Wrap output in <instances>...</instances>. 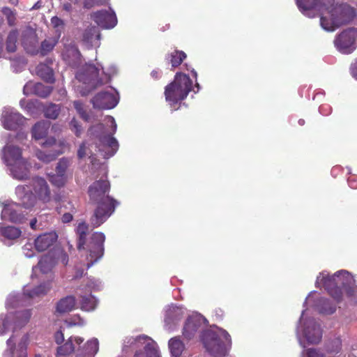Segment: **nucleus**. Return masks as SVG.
Wrapping results in <instances>:
<instances>
[{
  "instance_id": "1",
  "label": "nucleus",
  "mask_w": 357,
  "mask_h": 357,
  "mask_svg": "<svg viewBox=\"0 0 357 357\" xmlns=\"http://www.w3.org/2000/svg\"><path fill=\"white\" fill-rule=\"evenodd\" d=\"M110 183L107 180L93 181L89 187L88 193L91 203L97 204L93 215L90 218L92 227H98L105 222L114 213L119 202L114 198L109 197Z\"/></svg>"
},
{
  "instance_id": "2",
  "label": "nucleus",
  "mask_w": 357,
  "mask_h": 357,
  "mask_svg": "<svg viewBox=\"0 0 357 357\" xmlns=\"http://www.w3.org/2000/svg\"><path fill=\"white\" fill-rule=\"evenodd\" d=\"M354 282L352 275L346 270L338 271L333 275L321 273L317 279V283L324 286L329 295L337 303L342 300V290H344L349 297L354 295Z\"/></svg>"
},
{
  "instance_id": "3",
  "label": "nucleus",
  "mask_w": 357,
  "mask_h": 357,
  "mask_svg": "<svg viewBox=\"0 0 357 357\" xmlns=\"http://www.w3.org/2000/svg\"><path fill=\"white\" fill-rule=\"evenodd\" d=\"M32 191L28 185H17L16 194L21 201V205L24 208L33 207L36 199L48 203L51 199V190L45 180L42 176H34L31 180Z\"/></svg>"
},
{
  "instance_id": "4",
  "label": "nucleus",
  "mask_w": 357,
  "mask_h": 357,
  "mask_svg": "<svg viewBox=\"0 0 357 357\" xmlns=\"http://www.w3.org/2000/svg\"><path fill=\"white\" fill-rule=\"evenodd\" d=\"M326 14L321 17V24L328 31H334L336 28L349 23L356 15L354 8L347 3H331L325 6Z\"/></svg>"
},
{
  "instance_id": "5",
  "label": "nucleus",
  "mask_w": 357,
  "mask_h": 357,
  "mask_svg": "<svg viewBox=\"0 0 357 357\" xmlns=\"http://www.w3.org/2000/svg\"><path fill=\"white\" fill-rule=\"evenodd\" d=\"M193 89V82L190 76L182 72H177L175 74L174 80L165 86V100L172 107L174 110L178 103L185 100L190 91Z\"/></svg>"
},
{
  "instance_id": "6",
  "label": "nucleus",
  "mask_w": 357,
  "mask_h": 357,
  "mask_svg": "<svg viewBox=\"0 0 357 357\" xmlns=\"http://www.w3.org/2000/svg\"><path fill=\"white\" fill-rule=\"evenodd\" d=\"M88 232H83L77 236V248L80 250H86L89 253L86 256L88 263L86 268H89L93 264L101 259L105 252L104 243L105 234L103 232H93L87 243Z\"/></svg>"
},
{
  "instance_id": "7",
  "label": "nucleus",
  "mask_w": 357,
  "mask_h": 357,
  "mask_svg": "<svg viewBox=\"0 0 357 357\" xmlns=\"http://www.w3.org/2000/svg\"><path fill=\"white\" fill-rule=\"evenodd\" d=\"M231 342L230 335L225 331H222L220 334L214 331H208L204 334L203 339L205 348L215 357L225 356L227 352V344Z\"/></svg>"
},
{
  "instance_id": "8",
  "label": "nucleus",
  "mask_w": 357,
  "mask_h": 357,
  "mask_svg": "<svg viewBox=\"0 0 357 357\" xmlns=\"http://www.w3.org/2000/svg\"><path fill=\"white\" fill-rule=\"evenodd\" d=\"M88 135L92 139H97L96 146L99 151L103 150L105 147L110 148L109 156L115 154L118 148L119 142L113 134H108L105 130V126L99 123V124L92 126L88 130Z\"/></svg>"
},
{
  "instance_id": "9",
  "label": "nucleus",
  "mask_w": 357,
  "mask_h": 357,
  "mask_svg": "<svg viewBox=\"0 0 357 357\" xmlns=\"http://www.w3.org/2000/svg\"><path fill=\"white\" fill-rule=\"evenodd\" d=\"M357 31L355 28L344 30L336 37L335 46L340 52L351 53L355 50V40Z\"/></svg>"
},
{
  "instance_id": "10",
  "label": "nucleus",
  "mask_w": 357,
  "mask_h": 357,
  "mask_svg": "<svg viewBox=\"0 0 357 357\" xmlns=\"http://www.w3.org/2000/svg\"><path fill=\"white\" fill-rule=\"evenodd\" d=\"M91 102L94 108L112 109L118 104V101L112 93L100 91L93 96Z\"/></svg>"
},
{
  "instance_id": "11",
  "label": "nucleus",
  "mask_w": 357,
  "mask_h": 357,
  "mask_svg": "<svg viewBox=\"0 0 357 357\" xmlns=\"http://www.w3.org/2000/svg\"><path fill=\"white\" fill-rule=\"evenodd\" d=\"M21 43L26 52L36 54L38 52V39L36 30L28 27L22 32Z\"/></svg>"
},
{
  "instance_id": "12",
  "label": "nucleus",
  "mask_w": 357,
  "mask_h": 357,
  "mask_svg": "<svg viewBox=\"0 0 357 357\" xmlns=\"http://www.w3.org/2000/svg\"><path fill=\"white\" fill-rule=\"evenodd\" d=\"M24 121V118L20 113L12 110H5L1 116L2 126L6 130H17Z\"/></svg>"
},
{
  "instance_id": "13",
  "label": "nucleus",
  "mask_w": 357,
  "mask_h": 357,
  "mask_svg": "<svg viewBox=\"0 0 357 357\" xmlns=\"http://www.w3.org/2000/svg\"><path fill=\"white\" fill-rule=\"evenodd\" d=\"M93 18L98 25L103 28H114L117 24L115 13L107 10L96 11L93 13Z\"/></svg>"
},
{
  "instance_id": "14",
  "label": "nucleus",
  "mask_w": 357,
  "mask_h": 357,
  "mask_svg": "<svg viewBox=\"0 0 357 357\" xmlns=\"http://www.w3.org/2000/svg\"><path fill=\"white\" fill-rule=\"evenodd\" d=\"M31 165L26 159L21 156L16 164H13L10 167V172L15 178L23 181L30 176Z\"/></svg>"
},
{
  "instance_id": "15",
  "label": "nucleus",
  "mask_w": 357,
  "mask_h": 357,
  "mask_svg": "<svg viewBox=\"0 0 357 357\" xmlns=\"http://www.w3.org/2000/svg\"><path fill=\"white\" fill-rule=\"evenodd\" d=\"M52 91V86H45L42 83H32V82H29L23 87V91L26 96L33 93L40 97H47Z\"/></svg>"
},
{
  "instance_id": "16",
  "label": "nucleus",
  "mask_w": 357,
  "mask_h": 357,
  "mask_svg": "<svg viewBox=\"0 0 357 357\" xmlns=\"http://www.w3.org/2000/svg\"><path fill=\"white\" fill-rule=\"evenodd\" d=\"M333 0H296V5L301 10H311V9H317V10H325L326 3H332ZM323 13L322 15H324Z\"/></svg>"
},
{
  "instance_id": "17",
  "label": "nucleus",
  "mask_w": 357,
  "mask_h": 357,
  "mask_svg": "<svg viewBox=\"0 0 357 357\" xmlns=\"http://www.w3.org/2000/svg\"><path fill=\"white\" fill-rule=\"evenodd\" d=\"M22 156V150L20 147L13 146H6L3 149V158L8 166L13 167V164H17L18 160Z\"/></svg>"
},
{
  "instance_id": "18",
  "label": "nucleus",
  "mask_w": 357,
  "mask_h": 357,
  "mask_svg": "<svg viewBox=\"0 0 357 357\" xmlns=\"http://www.w3.org/2000/svg\"><path fill=\"white\" fill-rule=\"evenodd\" d=\"M305 337L310 344H318L322 337V331L319 324H314L311 326H307L304 331Z\"/></svg>"
},
{
  "instance_id": "19",
  "label": "nucleus",
  "mask_w": 357,
  "mask_h": 357,
  "mask_svg": "<svg viewBox=\"0 0 357 357\" xmlns=\"http://www.w3.org/2000/svg\"><path fill=\"white\" fill-rule=\"evenodd\" d=\"M56 240V234H43L35 239V248L37 251L43 252L48 249Z\"/></svg>"
},
{
  "instance_id": "20",
  "label": "nucleus",
  "mask_w": 357,
  "mask_h": 357,
  "mask_svg": "<svg viewBox=\"0 0 357 357\" xmlns=\"http://www.w3.org/2000/svg\"><path fill=\"white\" fill-rule=\"evenodd\" d=\"M76 305V300L75 296L70 295L69 296L61 298L56 305V312L59 313H65L71 312Z\"/></svg>"
},
{
  "instance_id": "21",
  "label": "nucleus",
  "mask_w": 357,
  "mask_h": 357,
  "mask_svg": "<svg viewBox=\"0 0 357 357\" xmlns=\"http://www.w3.org/2000/svg\"><path fill=\"white\" fill-rule=\"evenodd\" d=\"M100 33L98 28L96 26H89L86 28L82 36V40L86 45L92 47L94 41L99 40Z\"/></svg>"
},
{
  "instance_id": "22",
  "label": "nucleus",
  "mask_w": 357,
  "mask_h": 357,
  "mask_svg": "<svg viewBox=\"0 0 357 357\" xmlns=\"http://www.w3.org/2000/svg\"><path fill=\"white\" fill-rule=\"evenodd\" d=\"M50 127V122H38L31 129L32 137L35 139H41L48 135V128Z\"/></svg>"
},
{
  "instance_id": "23",
  "label": "nucleus",
  "mask_w": 357,
  "mask_h": 357,
  "mask_svg": "<svg viewBox=\"0 0 357 357\" xmlns=\"http://www.w3.org/2000/svg\"><path fill=\"white\" fill-rule=\"evenodd\" d=\"M199 322H197L195 319H187L183 330V335L185 338L188 340L193 338L199 330Z\"/></svg>"
},
{
  "instance_id": "24",
  "label": "nucleus",
  "mask_w": 357,
  "mask_h": 357,
  "mask_svg": "<svg viewBox=\"0 0 357 357\" xmlns=\"http://www.w3.org/2000/svg\"><path fill=\"white\" fill-rule=\"evenodd\" d=\"M36 73L44 81L53 84L55 82V77L52 69L46 64H39L36 67Z\"/></svg>"
},
{
  "instance_id": "25",
  "label": "nucleus",
  "mask_w": 357,
  "mask_h": 357,
  "mask_svg": "<svg viewBox=\"0 0 357 357\" xmlns=\"http://www.w3.org/2000/svg\"><path fill=\"white\" fill-rule=\"evenodd\" d=\"M22 231L19 227L13 226L4 227L0 224V235L7 239H17L20 237Z\"/></svg>"
},
{
  "instance_id": "26",
  "label": "nucleus",
  "mask_w": 357,
  "mask_h": 357,
  "mask_svg": "<svg viewBox=\"0 0 357 357\" xmlns=\"http://www.w3.org/2000/svg\"><path fill=\"white\" fill-rule=\"evenodd\" d=\"M186 57L187 55L185 52H183V50H175L168 54L167 58L172 67L176 68L179 66Z\"/></svg>"
},
{
  "instance_id": "27",
  "label": "nucleus",
  "mask_w": 357,
  "mask_h": 357,
  "mask_svg": "<svg viewBox=\"0 0 357 357\" xmlns=\"http://www.w3.org/2000/svg\"><path fill=\"white\" fill-rule=\"evenodd\" d=\"M50 285L43 283L38 286H36L31 290L24 289V294L29 298L40 297V296L46 295L50 289Z\"/></svg>"
},
{
  "instance_id": "28",
  "label": "nucleus",
  "mask_w": 357,
  "mask_h": 357,
  "mask_svg": "<svg viewBox=\"0 0 357 357\" xmlns=\"http://www.w3.org/2000/svg\"><path fill=\"white\" fill-rule=\"evenodd\" d=\"M169 347L171 354L174 357H179L183 354L185 346L181 340L178 337L171 338L169 341Z\"/></svg>"
},
{
  "instance_id": "29",
  "label": "nucleus",
  "mask_w": 357,
  "mask_h": 357,
  "mask_svg": "<svg viewBox=\"0 0 357 357\" xmlns=\"http://www.w3.org/2000/svg\"><path fill=\"white\" fill-rule=\"evenodd\" d=\"M18 36L17 29H13L9 31L6 40V49L8 52H15L16 51Z\"/></svg>"
},
{
  "instance_id": "30",
  "label": "nucleus",
  "mask_w": 357,
  "mask_h": 357,
  "mask_svg": "<svg viewBox=\"0 0 357 357\" xmlns=\"http://www.w3.org/2000/svg\"><path fill=\"white\" fill-rule=\"evenodd\" d=\"M1 215L3 218H7L13 222H22L24 218L23 215L20 214V213H17L13 207L10 206L4 207L2 210Z\"/></svg>"
},
{
  "instance_id": "31",
  "label": "nucleus",
  "mask_w": 357,
  "mask_h": 357,
  "mask_svg": "<svg viewBox=\"0 0 357 357\" xmlns=\"http://www.w3.org/2000/svg\"><path fill=\"white\" fill-rule=\"evenodd\" d=\"M31 317V312L30 310H23L20 312L15 313V326L17 327H22L24 325L29 322Z\"/></svg>"
},
{
  "instance_id": "32",
  "label": "nucleus",
  "mask_w": 357,
  "mask_h": 357,
  "mask_svg": "<svg viewBox=\"0 0 357 357\" xmlns=\"http://www.w3.org/2000/svg\"><path fill=\"white\" fill-rule=\"evenodd\" d=\"M53 264L54 262L52 257L50 255H44L40 259L38 263V267L42 273H47L48 271H51Z\"/></svg>"
},
{
  "instance_id": "33",
  "label": "nucleus",
  "mask_w": 357,
  "mask_h": 357,
  "mask_svg": "<svg viewBox=\"0 0 357 357\" xmlns=\"http://www.w3.org/2000/svg\"><path fill=\"white\" fill-rule=\"evenodd\" d=\"M1 13L5 16L8 25L10 27H13V26L16 25L17 13L15 10H11L8 6H3L1 9Z\"/></svg>"
},
{
  "instance_id": "34",
  "label": "nucleus",
  "mask_w": 357,
  "mask_h": 357,
  "mask_svg": "<svg viewBox=\"0 0 357 357\" xmlns=\"http://www.w3.org/2000/svg\"><path fill=\"white\" fill-rule=\"evenodd\" d=\"M61 112L60 105H55V103H50L46 105L43 109L45 116L50 119L58 118Z\"/></svg>"
},
{
  "instance_id": "35",
  "label": "nucleus",
  "mask_w": 357,
  "mask_h": 357,
  "mask_svg": "<svg viewBox=\"0 0 357 357\" xmlns=\"http://www.w3.org/2000/svg\"><path fill=\"white\" fill-rule=\"evenodd\" d=\"M75 347L73 341V338L70 337L68 340L63 345L59 346L57 348V354L59 356H68V354H72L74 351Z\"/></svg>"
},
{
  "instance_id": "36",
  "label": "nucleus",
  "mask_w": 357,
  "mask_h": 357,
  "mask_svg": "<svg viewBox=\"0 0 357 357\" xmlns=\"http://www.w3.org/2000/svg\"><path fill=\"white\" fill-rule=\"evenodd\" d=\"M99 349V342L98 339L93 338L91 339L86 343V353L89 356H94L97 354Z\"/></svg>"
},
{
  "instance_id": "37",
  "label": "nucleus",
  "mask_w": 357,
  "mask_h": 357,
  "mask_svg": "<svg viewBox=\"0 0 357 357\" xmlns=\"http://www.w3.org/2000/svg\"><path fill=\"white\" fill-rule=\"evenodd\" d=\"M70 162V160H69L68 158H66V157H63V158L59 159L56 166V172H59L61 176H67L66 170Z\"/></svg>"
},
{
  "instance_id": "38",
  "label": "nucleus",
  "mask_w": 357,
  "mask_h": 357,
  "mask_svg": "<svg viewBox=\"0 0 357 357\" xmlns=\"http://www.w3.org/2000/svg\"><path fill=\"white\" fill-rule=\"evenodd\" d=\"M59 153H55V152H47L43 151H36V157L40 160V161L50 162L51 161H54V160L56 159Z\"/></svg>"
},
{
  "instance_id": "39",
  "label": "nucleus",
  "mask_w": 357,
  "mask_h": 357,
  "mask_svg": "<svg viewBox=\"0 0 357 357\" xmlns=\"http://www.w3.org/2000/svg\"><path fill=\"white\" fill-rule=\"evenodd\" d=\"M319 304L321 305V312L328 313V314H332L336 310L335 306L333 305H331L328 299H325V298H322V299L319 300Z\"/></svg>"
},
{
  "instance_id": "40",
  "label": "nucleus",
  "mask_w": 357,
  "mask_h": 357,
  "mask_svg": "<svg viewBox=\"0 0 357 357\" xmlns=\"http://www.w3.org/2000/svg\"><path fill=\"white\" fill-rule=\"evenodd\" d=\"M50 181L54 185H56L58 188H61V186L65 185L67 181V176H61L59 173L56 172V174H53L52 176H50Z\"/></svg>"
},
{
  "instance_id": "41",
  "label": "nucleus",
  "mask_w": 357,
  "mask_h": 357,
  "mask_svg": "<svg viewBox=\"0 0 357 357\" xmlns=\"http://www.w3.org/2000/svg\"><path fill=\"white\" fill-rule=\"evenodd\" d=\"M86 156H89L91 158V162H93V154L91 149H89V147L86 146V142H82L80 144L78 150H77V157L79 159H82V158H84Z\"/></svg>"
},
{
  "instance_id": "42",
  "label": "nucleus",
  "mask_w": 357,
  "mask_h": 357,
  "mask_svg": "<svg viewBox=\"0 0 357 357\" xmlns=\"http://www.w3.org/2000/svg\"><path fill=\"white\" fill-rule=\"evenodd\" d=\"M81 307L84 310H93L96 307L94 298L90 296L82 297Z\"/></svg>"
},
{
  "instance_id": "43",
  "label": "nucleus",
  "mask_w": 357,
  "mask_h": 357,
  "mask_svg": "<svg viewBox=\"0 0 357 357\" xmlns=\"http://www.w3.org/2000/svg\"><path fill=\"white\" fill-rule=\"evenodd\" d=\"M57 40H44L41 43L40 52L43 55L47 54L50 51L52 50L56 45Z\"/></svg>"
},
{
  "instance_id": "44",
  "label": "nucleus",
  "mask_w": 357,
  "mask_h": 357,
  "mask_svg": "<svg viewBox=\"0 0 357 357\" xmlns=\"http://www.w3.org/2000/svg\"><path fill=\"white\" fill-rule=\"evenodd\" d=\"M51 24L53 27L56 29V31L58 32V37H60L62 29H63L64 22L61 18L58 16H53L51 20Z\"/></svg>"
},
{
  "instance_id": "45",
  "label": "nucleus",
  "mask_w": 357,
  "mask_h": 357,
  "mask_svg": "<svg viewBox=\"0 0 357 357\" xmlns=\"http://www.w3.org/2000/svg\"><path fill=\"white\" fill-rule=\"evenodd\" d=\"M70 129L77 136H80L82 133V128L79 124V121H77L75 118H73L70 122Z\"/></svg>"
},
{
  "instance_id": "46",
  "label": "nucleus",
  "mask_w": 357,
  "mask_h": 357,
  "mask_svg": "<svg viewBox=\"0 0 357 357\" xmlns=\"http://www.w3.org/2000/svg\"><path fill=\"white\" fill-rule=\"evenodd\" d=\"M108 0H84V8H91V7L96 6H102L107 3Z\"/></svg>"
},
{
  "instance_id": "47",
  "label": "nucleus",
  "mask_w": 357,
  "mask_h": 357,
  "mask_svg": "<svg viewBox=\"0 0 357 357\" xmlns=\"http://www.w3.org/2000/svg\"><path fill=\"white\" fill-rule=\"evenodd\" d=\"M89 225L86 224V222L83 221V222H79L75 229V232H76L77 236H78V235L81 234V233L89 232Z\"/></svg>"
},
{
  "instance_id": "48",
  "label": "nucleus",
  "mask_w": 357,
  "mask_h": 357,
  "mask_svg": "<svg viewBox=\"0 0 357 357\" xmlns=\"http://www.w3.org/2000/svg\"><path fill=\"white\" fill-rule=\"evenodd\" d=\"M306 355L307 357H324L322 353L314 348L307 349Z\"/></svg>"
},
{
  "instance_id": "49",
  "label": "nucleus",
  "mask_w": 357,
  "mask_h": 357,
  "mask_svg": "<svg viewBox=\"0 0 357 357\" xmlns=\"http://www.w3.org/2000/svg\"><path fill=\"white\" fill-rule=\"evenodd\" d=\"M25 341L21 342L18 347L20 348V354L17 357H27V348L25 344Z\"/></svg>"
},
{
  "instance_id": "50",
  "label": "nucleus",
  "mask_w": 357,
  "mask_h": 357,
  "mask_svg": "<svg viewBox=\"0 0 357 357\" xmlns=\"http://www.w3.org/2000/svg\"><path fill=\"white\" fill-rule=\"evenodd\" d=\"M9 325L10 321L8 317H6V319H3L2 321V325L0 326V335H3L8 331Z\"/></svg>"
},
{
  "instance_id": "51",
  "label": "nucleus",
  "mask_w": 357,
  "mask_h": 357,
  "mask_svg": "<svg viewBox=\"0 0 357 357\" xmlns=\"http://www.w3.org/2000/svg\"><path fill=\"white\" fill-rule=\"evenodd\" d=\"M348 184L351 188L356 189L357 188V176L351 175L349 176Z\"/></svg>"
},
{
  "instance_id": "52",
  "label": "nucleus",
  "mask_w": 357,
  "mask_h": 357,
  "mask_svg": "<svg viewBox=\"0 0 357 357\" xmlns=\"http://www.w3.org/2000/svg\"><path fill=\"white\" fill-rule=\"evenodd\" d=\"M54 338H55V342L60 344H61V342H63V340H64V335L62 333V331H56L54 334Z\"/></svg>"
},
{
  "instance_id": "53",
  "label": "nucleus",
  "mask_w": 357,
  "mask_h": 357,
  "mask_svg": "<svg viewBox=\"0 0 357 357\" xmlns=\"http://www.w3.org/2000/svg\"><path fill=\"white\" fill-rule=\"evenodd\" d=\"M73 220V215L72 213H64V214L61 217V220L63 222L67 223L70 222Z\"/></svg>"
},
{
  "instance_id": "54",
  "label": "nucleus",
  "mask_w": 357,
  "mask_h": 357,
  "mask_svg": "<svg viewBox=\"0 0 357 357\" xmlns=\"http://www.w3.org/2000/svg\"><path fill=\"white\" fill-rule=\"evenodd\" d=\"M148 349H151V354L149 356H148V357H160L157 351L155 350V349H154V348L151 349V344H147L146 345L145 350L148 351Z\"/></svg>"
},
{
  "instance_id": "55",
  "label": "nucleus",
  "mask_w": 357,
  "mask_h": 357,
  "mask_svg": "<svg viewBox=\"0 0 357 357\" xmlns=\"http://www.w3.org/2000/svg\"><path fill=\"white\" fill-rule=\"evenodd\" d=\"M83 105H84L83 103L80 100L73 101V107L79 115L82 110Z\"/></svg>"
},
{
  "instance_id": "56",
  "label": "nucleus",
  "mask_w": 357,
  "mask_h": 357,
  "mask_svg": "<svg viewBox=\"0 0 357 357\" xmlns=\"http://www.w3.org/2000/svg\"><path fill=\"white\" fill-rule=\"evenodd\" d=\"M7 344L9 347L10 351L11 354H13L15 348V342L13 340V337H10L7 340Z\"/></svg>"
},
{
  "instance_id": "57",
  "label": "nucleus",
  "mask_w": 357,
  "mask_h": 357,
  "mask_svg": "<svg viewBox=\"0 0 357 357\" xmlns=\"http://www.w3.org/2000/svg\"><path fill=\"white\" fill-rule=\"evenodd\" d=\"M56 142V139L55 137H50L46 139L45 142H43L44 146H52V145L55 144Z\"/></svg>"
},
{
  "instance_id": "58",
  "label": "nucleus",
  "mask_w": 357,
  "mask_h": 357,
  "mask_svg": "<svg viewBox=\"0 0 357 357\" xmlns=\"http://www.w3.org/2000/svg\"><path fill=\"white\" fill-rule=\"evenodd\" d=\"M87 70L89 72H91V74L93 75V76H98L99 70L95 66H89L87 68Z\"/></svg>"
},
{
  "instance_id": "59",
  "label": "nucleus",
  "mask_w": 357,
  "mask_h": 357,
  "mask_svg": "<svg viewBox=\"0 0 357 357\" xmlns=\"http://www.w3.org/2000/svg\"><path fill=\"white\" fill-rule=\"evenodd\" d=\"M79 116L84 120V121H89V116L86 111L85 110L84 106L82 108V110L79 113Z\"/></svg>"
},
{
  "instance_id": "60",
  "label": "nucleus",
  "mask_w": 357,
  "mask_h": 357,
  "mask_svg": "<svg viewBox=\"0 0 357 357\" xmlns=\"http://www.w3.org/2000/svg\"><path fill=\"white\" fill-rule=\"evenodd\" d=\"M79 116L84 120V121H89V116L86 111L85 110L84 106L82 108V110L79 113Z\"/></svg>"
},
{
  "instance_id": "61",
  "label": "nucleus",
  "mask_w": 357,
  "mask_h": 357,
  "mask_svg": "<svg viewBox=\"0 0 357 357\" xmlns=\"http://www.w3.org/2000/svg\"><path fill=\"white\" fill-rule=\"evenodd\" d=\"M151 75L153 79H160L161 74L160 72L158 70H153L151 72Z\"/></svg>"
},
{
  "instance_id": "62",
  "label": "nucleus",
  "mask_w": 357,
  "mask_h": 357,
  "mask_svg": "<svg viewBox=\"0 0 357 357\" xmlns=\"http://www.w3.org/2000/svg\"><path fill=\"white\" fill-rule=\"evenodd\" d=\"M351 74L357 79V61H356L351 66Z\"/></svg>"
},
{
  "instance_id": "63",
  "label": "nucleus",
  "mask_w": 357,
  "mask_h": 357,
  "mask_svg": "<svg viewBox=\"0 0 357 357\" xmlns=\"http://www.w3.org/2000/svg\"><path fill=\"white\" fill-rule=\"evenodd\" d=\"M63 9L68 12H70L73 10L72 5L70 3H65L63 5Z\"/></svg>"
},
{
  "instance_id": "64",
  "label": "nucleus",
  "mask_w": 357,
  "mask_h": 357,
  "mask_svg": "<svg viewBox=\"0 0 357 357\" xmlns=\"http://www.w3.org/2000/svg\"><path fill=\"white\" fill-rule=\"evenodd\" d=\"M36 223H37V219H36V218H35L34 219L31 220V222H30V227L33 229H36Z\"/></svg>"
}]
</instances>
